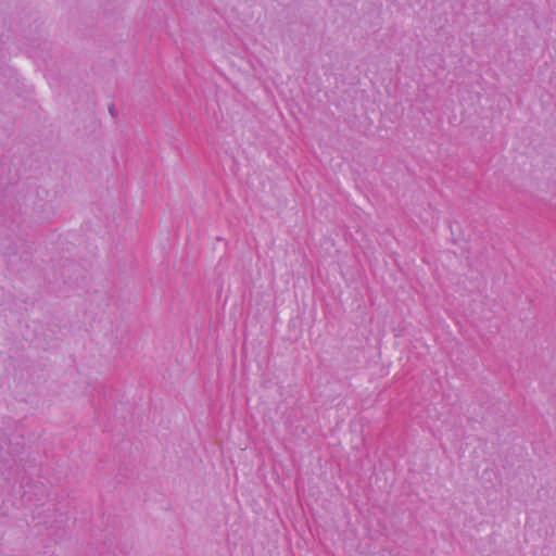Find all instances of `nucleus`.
Masks as SVG:
<instances>
[{
    "instance_id": "obj_1",
    "label": "nucleus",
    "mask_w": 556,
    "mask_h": 556,
    "mask_svg": "<svg viewBox=\"0 0 556 556\" xmlns=\"http://www.w3.org/2000/svg\"><path fill=\"white\" fill-rule=\"evenodd\" d=\"M109 113L111 114L112 117L117 116V110L113 103H111V105L109 106Z\"/></svg>"
}]
</instances>
